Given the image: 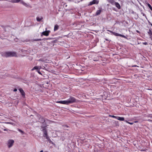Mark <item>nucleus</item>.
I'll return each mask as SVG.
<instances>
[{
	"mask_svg": "<svg viewBox=\"0 0 152 152\" xmlns=\"http://www.w3.org/2000/svg\"><path fill=\"white\" fill-rule=\"evenodd\" d=\"M6 130H7V129H4V131H6Z\"/></svg>",
	"mask_w": 152,
	"mask_h": 152,
	"instance_id": "c03bdc74",
	"label": "nucleus"
},
{
	"mask_svg": "<svg viewBox=\"0 0 152 152\" xmlns=\"http://www.w3.org/2000/svg\"><path fill=\"white\" fill-rule=\"evenodd\" d=\"M19 52L21 53L26 54H27V50L22 49H21L20 51H19Z\"/></svg>",
	"mask_w": 152,
	"mask_h": 152,
	"instance_id": "4468645a",
	"label": "nucleus"
},
{
	"mask_svg": "<svg viewBox=\"0 0 152 152\" xmlns=\"http://www.w3.org/2000/svg\"><path fill=\"white\" fill-rule=\"evenodd\" d=\"M56 103H60L63 104L67 105L66 100L63 101H60L56 102Z\"/></svg>",
	"mask_w": 152,
	"mask_h": 152,
	"instance_id": "9d476101",
	"label": "nucleus"
},
{
	"mask_svg": "<svg viewBox=\"0 0 152 152\" xmlns=\"http://www.w3.org/2000/svg\"><path fill=\"white\" fill-rule=\"evenodd\" d=\"M38 61H42V62H44L45 61L43 59H42V58H40V59H39V60H38Z\"/></svg>",
	"mask_w": 152,
	"mask_h": 152,
	"instance_id": "cd10ccee",
	"label": "nucleus"
},
{
	"mask_svg": "<svg viewBox=\"0 0 152 152\" xmlns=\"http://www.w3.org/2000/svg\"><path fill=\"white\" fill-rule=\"evenodd\" d=\"M53 121L50 120H49L48 119H45V123H47L48 124H50V122H52Z\"/></svg>",
	"mask_w": 152,
	"mask_h": 152,
	"instance_id": "4be33fe9",
	"label": "nucleus"
},
{
	"mask_svg": "<svg viewBox=\"0 0 152 152\" xmlns=\"http://www.w3.org/2000/svg\"><path fill=\"white\" fill-rule=\"evenodd\" d=\"M148 33L149 35H152V31H151V29H149V31L148 32Z\"/></svg>",
	"mask_w": 152,
	"mask_h": 152,
	"instance_id": "5701e85b",
	"label": "nucleus"
},
{
	"mask_svg": "<svg viewBox=\"0 0 152 152\" xmlns=\"http://www.w3.org/2000/svg\"><path fill=\"white\" fill-rule=\"evenodd\" d=\"M142 44L143 45H147L148 44L147 42H142Z\"/></svg>",
	"mask_w": 152,
	"mask_h": 152,
	"instance_id": "473e14b6",
	"label": "nucleus"
},
{
	"mask_svg": "<svg viewBox=\"0 0 152 152\" xmlns=\"http://www.w3.org/2000/svg\"><path fill=\"white\" fill-rule=\"evenodd\" d=\"M40 152H43V151L41 150V151H40Z\"/></svg>",
	"mask_w": 152,
	"mask_h": 152,
	"instance_id": "79ce46f5",
	"label": "nucleus"
},
{
	"mask_svg": "<svg viewBox=\"0 0 152 152\" xmlns=\"http://www.w3.org/2000/svg\"><path fill=\"white\" fill-rule=\"evenodd\" d=\"M45 119H46L45 118L42 116H40L39 119V122L42 123H43L45 122Z\"/></svg>",
	"mask_w": 152,
	"mask_h": 152,
	"instance_id": "1a4fd4ad",
	"label": "nucleus"
},
{
	"mask_svg": "<svg viewBox=\"0 0 152 152\" xmlns=\"http://www.w3.org/2000/svg\"><path fill=\"white\" fill-rule=\"evenodd\" d=\"M43 18L42 16H37L36 18V20L38 22H40L43 19Z\"/></svg>",
	"mask_w": 152,
	"mask_h": 152,
	"instance_id": "ddd939ff",
	"label": "nucleus"
},
{
	"mask_svg": "<svg viewBox=\"0 0 152 152\" xmlns=\"http://www.w3.org/2000/svg\"><path fill=\"white\" fill-rule=\"evenodd\" d=\"M150 38L151 39V40H152V35H149Z\"/></svg>",
	"mask_w": 152,
	"mask_h": 152,
	"instance_id": "72a5a7b5",
	"label": "nucleus"
},
{
	"mask_svg": "<svg viewBox=\"0 0 152 152\" xmlns=\"http://www.w3.org/2000/svg\"><path fill=\"white\" fill-rule=\"evenodd\" d=\"M37 71L38 72V73L40 75H42L41 73L40 72L39 70H37Z\"/></svg>",
	"mask_w": 152,
	"mask_h": 152,
	"instance_id": "2f4dec72",
	"label": "nucleus"
},
{
	"mask_svg": "<svg viewBox=\"0 0 152 152\" xmlns=\"http://www.w3.org/2000/svg\"><path fill=\"white\" fill-rule=\"evenodd\" d=\"M41 69H44V70H45V67L44 66H41Z\"/></svg>",
	"mask_w": 152,
	"mask_h": 152,
	"instance_id": "7c9ffc66",
	"label": "nucleus"
},
{
	"mask_svg": "<svg viewBox=\"0 0 152 152\" xmlns=\"http://www.w3.org/2000/svg\"><path fill=\"white\" fill-rule=\"evenodd\" d=\"M1 54L2 56L5 57H17V56L16 52L13 51H8L2 52L1 53Z\"/></svg>",
	"mask_w": 152,
	"mask_h": 152,
	"instance_id": "f257e3e1",
	"label": "nucleus"
},
{
	"mask_svg": "<svg viewBox=\"0 0 152 152\" xmlns=\"http://www.w3.org/2000/svg\"><path fill=\"white\" fill-rule=\"evenodd\" d=\"M50 32V31L49 30L46 31H45L43 32L42 33V34L44 35L48 36Z\"/></svg>",
	"mask_w": 152,
	"mask_h": 152,
	"instance_id": "9b49d317",
	"label": "nucleus"
},
{
	"mask_svg": "<svg viewBox=\"0 0 152 152\" xmlns=\"http://www.w3.org/2000/svg\"><path fill=\"white\" fill-rule=\"evenodd\" d=\"M142 15H143V16H146L145 15V14H144V13H143V14H142Z\"/></svg>",
	"mask_w": 152,
	"mask_h": 152,
	"instance_id": "58836bf2",
	"label": "nucleus"
},
{
	"mask_svg": "<svg viewBox=\"0 0 152 152\" xmlns=\"http://www.w3.org/2000/svg\"><path fill=\"white\" fill-rule=\"evenodd\" d=\"M102 12V10H97L96 12V14L95 15H99L101 12Z\"/></svg>",
	"mask_w": 152,
	"mask_h": 152,
	"instance_id": "a211bd4d",
	"label": "nucleus"
},
{
	"mask_svg": "<svg viewBox=\"0 0 152 152\" xmlns=\"http://www.w3.org/2000/svg\"><path fill=\"white\" fill-rule=\"evenodd\" d=\"M99 2V1L97 0H93L92 1L89 2V5H92L94 4H98Z\"/></svg>",
	"mask_w": 152,
	"mask_h": 152,
	"instance_id": "0eeeda50",
	"label": "nucleus"
},
{
	"mask_svg": "<svg viewBox=\"0 0 152 152\" xmlns=\"http://www.w3.org/2000/svg\"><path fill=\"white\" fill-rule=\"evenodd\" d=\"M45 138L48 141V142L50 143H53V142L49 138V137L48 136H47L46 137H45Z\"/></svg>",
	"mask_w": 152,
	"mask_h": 152,
	"instance_id": "6ab92c4d",
	"label": "nucleus"
},
{
	"mask_svg": "<svg viewBox=\"0 0 152 152\" xmlns=\"http://www.w3.org/2000/svg\"><path fill=\"white\" fill-rule=\"evenodd\" d=\"M138 121H135L134 122V123H137V122H138Z\"/></svg>",
	"mask_w": 152,
	"mask_h": 152,
	"instance_id": "ea45409f",
	"label": "nucleus"
},
{
	"mask_svg": "<svg viewBox=\"0 0 152 152\" xmlns=\"http://www.w3.org/2000/svg\"><path fill=\"white\" fill-rule=\"evenodd\" d=\"M117 119H118V120L120 121H125L124 118L123 117H119V116H117Z\"/></svg>",
	"mask_w": 152,
	"mask_h": 152,
	"instance_id": "dca6fc26",
	"label": "nucleus"
},
{
	"mask_svg": "<svg viewBox=\"0 0 152 152\" xmlns=\"http://www.w3.org/2000/svg\"><path fill=\"white\" fill-rule=\"evenodd\" d=\"M41 130L43 133V136L44 137H46L48 135V132L47 129L45 128V127L42 126L41 129Z\"/></svg>",
	"mask_w": 152,
	"mask_h": 152,
	"instance_id": "20e7f679",
	"label": "nucleus"
},
{
	"mask_svg": "<svg viewBox=\"0 0 152 152\" xmlns=\"http://www.w3.org/2000/svg\"><path fill=\"white\" fill-rule=\"evenodd\" d=\"M137 32H139V31H137Z\"/></svg>",
	"mask_w": 152,
	"mask_h": 152,
	"instance_id": "49530a36",
	"label": "nucleus"
},
{
	"mask_svg": "<svg viewBox=\"0 0 152 152\" xmlns=\"http://www.w3.org/2000/svg\"><path fill=\"white\" fill-rule=\"evenodd\" d=\"M18 130L19 132H20L22 134L24 133L23 132L22 130H21L20 129H18Z\"/></svg>",
	"mask_w": 152,
	"mask_h": 152,
	"instance_id": "c85d7f7f",
	"label": "nucleus"
},
{
	"mask_svg": "<svg viewBox=\"0 0 152 152\" xmlns=\"http://www.w3.org/2000/svg\"><path fill=\"white\" fill-rule=\"evenodd\" d=\"M125 121L126 122L128 123V124H131V125H132L133 124V123H131V122H128L126 120H125Z\"/></svg>",
	"mask_w": 152,
	"mask_h": 152,
	"instance_id": "a878e982",
	"label": "nucleus"
},
{
	"mask_svg": "<svg viewBox=\"0 0 152 152\" xmlns=\"http://www.w3.org/2000/svg\"><path fill=\"white\" fill-rule=\"evenodd\" d=\"M147 116L148 117H150L151 118H152V114H149Z\"/></svg>",
	"mask_w": 152,
	"mask_h": 152,
	"instance_id": "c756f323",
	"label": "nucleus"
},
{
	"mask_svg": "<svg viewBox=\"0 0 152 152\" xmlns=\"http://www.w3.org/2000/svg\"><path fill=\"white\" fill-rule=\"evenodd\" d=\"M147 5L149 7L150 9L152 11V7L151 6V5L149 3L147 4Z\"/></svg>",
	"mask_w": 152,
	"mask_h": 152,
	"instance_id": "b1692460",
	"label": "nucleus"
},
{
	"mask_svg": "<svg viewBox=\"0 0 152 152\" xmlns=\"http://www.w3.org/2000/svg\"><path fill=\"white\" fill-rule=\"evenodd\" d=\"M148 90H152V89H148Z\"/></svg>",
	"mask_w": 152,
	"mask_h": 152,
	"instance_id": "a19ab883",
	"label": "nucleus"
},
{
	"mask_svg": "<svg viewBox=\"0 0 152 152\" xmlns=\"http://www.w3.org/2000/svg\"><path fill=\"white\" fill-rule=\"evenodd\" d=\"M41 39H34L33 40L34 41H41Z\"/></svg>",
	"mask_w": 152,
	"mask_h": 152,
	"instance_id": "393cba45",
	"label": "nucleus"
},
{
	"mask_svg": "<svg viewBox=\"0 0 152 152\" xmlns=\"http://www.w3.org/2000/svg\"><path fill=\"white\" fill-rule=\"evenodd\" d=\"M63 126L64 127V128L65 129L67 130H69L68 129H67V128H69V127L68 126L66 125H64Z\"/></svg>",
	"mask_w": 152,
	"mask_h": 152,
	"instance_id": "412c9836",
	"label": "nucleus"
},
{
	"mask_svg": "<svg viewBox=\"0 0 152 152\" xmlns=\"http://www.w3.org/2000/svg\"><path fill=\"white\" fill-rule=\"evenodd\" d=\"M41 69V66H34L31 70L32 71H33L35 69L37 70H40Z\"/></svg>",
	"mask_w": 152,
	"mask_h": 152,
	"instance_id": "f8f14e48",
	"label": "nucleus"
},
{
	"mask_svg": "<svg viewBox=\"0 0 152 152\" xmlns=\"http://www.w3.org/2000/svg\"><path fill=\"white\" fill-rule=\"evenodd\" d=\"M18 90L20 91V94L22 96L23 98H25V92L24 91L23 89L21 88H20L18 89Z\"/></svg>",
	"mask_w": 152,
	"mask_h": 152,
	"instance_id": "6e6552de",
	"label": "nucleus"
},
{
	"mask_svg": "<svg viewBox=\"0 0 152 152\" xmlns=\"http://www.w3.org/2000/svg\"><path fill=\"white\" fill-rule=\"evenodd\" d=\"M147 120L149 122H152V120L149 119Z\"/></svg>",
	"mask_w": 152,
	"mask_h": 152,
	"instance_id": "f704fd0d",
	"label": "nucleus"
},
{
	"mask_svg": "<svg viewBox=\"0 0 152 152\" xmlns=\"http://www.w3.org/2000/svg\"><path fill=\"white\" fill-rule=\"evenodd\" d=\"M25 56V55H23V56Z\"/></svg>",
	"mask_w": 152,
	"mask_h": 152,
	"instance_id": "a18cd8bd",
	"label": "nucleus"
},
{
	"mask_svg": "<svg viewBox=\"0 0 152 152\" xmlns=\"http://www.w3.org/2000/svg\"><path fill=\"white\" fill-rule=\"evenodd\" d=\"M14 142V141L13 140H8L7 142V145L9 148H10L12 147L13 145Z\"/></svg>",
	"mask_w": 152,
	"mask_h": 152,
	"instance_id": "39448f33",
	"label": "nucleus"
},
{
	"mask_svg": "<svg viewBox=\"0 0 152 152\" xmlns=\"http://www.w3.org/2000/svg\"><path fill=\"white\" fill-rule=\"evenodd\" d=\"M97 152H100L99 151H97Z\"/></svg>",
	"mask_w": 152,
	"mask_h": 152,
	"instance_id": "de8ad7c7",
	"label": "nucleus"
},
{
	"mask_svg": "<svg viewBox=\"0 0 152 152\" xmlns=\"http://www.w3.org/2000/svg\"><path fill=\"white\" fill-rule=\"evenodd\" d=\"M108 2L111 4L113 5H114L115 3L116 2L114 0H107Z\"/></svg>",
	"mask_w": 152,
	"mask_h": 152,
	"instance_id": "f3484780",
	"label": "nucleus"
},
{
	"mask_svg": "<svg viewBox=\"0 0 152 152\" xmlns=\"http://www.w3.org/2000/svg\"><path fill=\"white\" fill-rule=\"evenodd\" d=\"M77 100L74 97L70 96L69 98L66 100L67 105L75 103L77 102Z\"/></svg>",
	"mask_w": 152,
	"mask_h": 152,
	"instance_id": "7ed1b4c3",
	"label": "nucleus"
},
{
	"mask_svg": "<svg viewBox=\"0 0 152 152\" xmlns=\"http://www.w3.org/2000/svg\"><path fill=\"white\" fill-rule=\"evenodd\" d=\"M105 40L106 41H108V40L107 39H105Z\"/></svg>",
	"mask_w": 152,
	"mask_h": 152,
	"instance_id": "37998d69",
	"label": "nucleus"
},
{
	"mask_svg": "<svg viewBox=\"0 0 152 152\" xmlns=\"http://www.w3.org/2000/svg\"><path fill=\"white\" fill-rule=\"evenodd\" d=\"M109 116L110 117H112L114 118H116L117 119V116H116L113 115H110Z\"/></svg>",
	"mask_w": 152,
	"mask_h": 152,
	"instance_id": "bb28decb",
	"label": "nucleus"
},
{
	"mask_svg": "<svg viewBox=\"0 0 152 152\" xmlns=\"http://www.w3.org/2000/svg\"><path fill=\"white\" fill-rule=\"evenodd\" d=\"M112 34L116 36H120L125 38H127V37L124 35L118 33H116L115 32H113Z\"/></svg>",
	"mask_w": 152,
	"mask_h": 152,
	"instance_id": "423d86ee",
	"label": "nucleus"
},
{
	"mask_svg": "<svg viewBox=\"0 0 152 152\" xmlns=\"http://www.w3.org/2000/svg\"><path fill=\"white\" fill-rule=\"evenodd\" d=\"M17 91V89H16V88H15V89L13 91H14V92H16V91Z\"/></svg>",
	"mask_w": 152,
	"mask_h": 152,
	"instance_id": "e433bc0d",
	"label": "nucleus"
},
{
	"mask_svg": "<svg viewBox=\"0 0 152 152\" xmlns=\"http://www.w3.org/2000/svg\"><path fill=\"white\" fill-rule=\"evenodd\" d=\"M137 66H138L136 65H134L133 66V67H137Z\"/></svg>",
	"mask_w": 152,
	"mask_h": 152,
	"instance_id": "4c0bfd02",
	"label": "nucleus"
},
{
	"mask_svg": "<svg viewBox=\"0 0 152 152\" xmlns=\"http://www.w3.org/2000/svg\"><path fill=\"white\" fill-rule=\"evenodd\" d=\"M59 28V26L57 25H56L54 27V31H56L58 30Z\"/></svg>",
	"mask_w": 152,
	"mask_h": 152,
	"instance_id": "aec40b11",
	"label": "nucleus"
},
{
	"mask_svg": "<svg viewBox=\"0 0 152 152\" xmlns=\"http://www.w3.org/2000/svg\"><path fill=\"white\" fill-rule=\"evenodd\" d=\"M107 31H109L112 34V32H113V31H110V30H107Z\"/></svg>",
	"mask_w": 152,
	"mask_h": 152,
	"instance_id": "c9c22d12",
	"label": "nucleus"
},
{
	"mask_svg": "<svg viewBox=\"0 0 152 152\" xmlns=\"http://www.w3.org/2000/svg\"><path fill=\"white\" fill-rule=\"evenodd\" d=\"M115 6L118 9H120L121 8L120 4L118 2H116L114 4Z\"/></svg>",
	"mask_w": 152,
	"mask_h": 152,
	"instance_id": "2eb2a0df",
	"label": "nucleus"
},
{
	"mask_svg": "<svg viewBox=\"0 0 152 152\" xmlns=\"http://www.w3.org/2000/svg\"><path fill=\"white\" fill-rule=\"evenodd\" d=\"M8 1L12 3H18L20 2V4H22L23 5L26 7H30L29 4L25 3L22 0H8Z\"/></svg>",
	"mask_w": 152,
	"mask_h": 152,
	"instance_id": "f03ea898",
	"label": "nucleus"
}]
</instances>
